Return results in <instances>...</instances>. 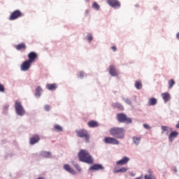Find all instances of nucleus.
I'll list each match as a JSON object with an SVG mask.
<instances>
[{
	"label": "nucleus",
	"instance_id": "dca6fc26",
	"mask_svg": "<svg viewBox=\"0 0 179 179\" xmlns=\"http://www.w3.org/2000/svg\"><path fill=\"white\" fill-rule=\"evenodd\" d=\"M109 74L110 76H118V72L117 71V69H115V66L110 65L109 66Z\"/></svg>",
	"mask_w": 179,
	"mask_h": 179
},
{
	"label": "nucleus",
	"instance_id": "a211bd4d",
	"mask_svg": "<svg viewBox=\"0 0 179 179\" xmlns=\"http://www.w3.org/2000/svg\"><path fill=\"white\" fill-rule=\"evenodd\" d=\"M162 134H165V135H169V132H171L173 129L169 126H162Z\"/></svg>",
	"mask_w": 179,
	"mask_h": 179
},
{
	"label": "nucleus",
	"instance_id": "e433bc0d",
	"mask_svg": "<svg viewBox=\"0 0 179 179\" xmlns=\"http://www.w3.org/2000/svg\"><path fill=\"white\" fill-rule=\"evenodd\" d=\"M43 108L45 111H50L51 110V106L50 105H45Z\"/></svg>",
	"mask_w": 179,
	"mask_h": 179
},
{
	"label": "nucleus",
	"instance_id": "0eeeda50",
	"mask_svg": "<svg viewBox=\"0 0 179 179\" xmlns=\"http://www.w3.org/2000/svg\"><path fill=\"white\" fill-rule=\"evenodd\" d=\"M31 68V63L29 62V60H25L21 65H20V70L22 72H27Z\"/></svg>",
	"mask_w": 179,
	"mask_h": 179
},
{
	"label": "nucleus",
	"instance_id": "cd10ccee",
	"mask_svg": "<svg viewBox=\"0 0 179 179\" xmlns=\"http://www.w3.org/2000/svg\"><path fill=\"white\" fill-rule=\"evenodd\" d=\"M16 50H26V45L24 43H20L15 46Z\"/></svg>",
	"mask_w": 179,
	"mask_h": 179
},
{
	"label": "nucleus",
	"instance_id": "4468645a",
	"mask_svg": "<svg viewBox=\"0 0 179 179\" xmlns=\"http://www.w3.org/2000/svg\"><path fill=\"white\" fill-rule=\"evenodd\" d=\"M28 58H29V59L27 61L32 64L33 62H34L36 61V59L37 58V53H36L34 52H31L28 55Z\"/></svg>",
	"mask_w": 179,
	"mask_h": 179
},
{
	"label": "nucleus",
	"instance_id": "72a5a7b5",
	"mask_svg": "<svg viewBox=\"0 0 179 179\" xmlns=\"http://www.w3.org/2000/svg\"><path fill=\"white\" fill-rule=\"evenodd\" d=\"M169 87V89H171L173 87V86H174L176 85V82L174 81V80L171 79L168 82Z\"/></svg>",
	"mask_w": 179,
	"mask_h": 179
},
{
	"label": "nucleus",
	"instance_id": "a19ab883",
	"mask_svg": "<svg viewBox=\"0 0 179 179\" xmlns=\"http://www.w3.org/2000/svg\"><path fill=\"white\" fill-rule=\"evenodd\" d=\"M111 50H113V51L114 52H115V51H117V47H115V46H112V47H111Z\"/></svg>",
	"mask_w": 179,
	"mask_h": 179
},
{
	"label": "nucleus",
	"instance_id": "b1692460",
	"mask_svg": "<svg viewBox=\"0 0 179 179\" xmlns=\"http://www.w3.org/2000/svg\"><path fill=\"white\" fill-rule=\"evenodd\" d=\"M157 104V99L156 98H150L148 100V106H156Z\"/></svg>",
	"mask_w": 179,
	"mask_h": 179
},
{
	"label": "nucleus",
	"instance_id": "c03bdc74",
	"mask_svg": "<svg viewBox=\"0 0 179 179\" xmlns=\"http://www.w3.org/2000/svg\"><path fill=\"white\" fill-rule=\"evenodd\" d=\"M36 179H45V177H38Z\"/></svg>",
	"mask_w": 179,
	"mask_h": 179
},
{
	"label": "nucleus",
	"instance_id": "bb28decb",
	"mask_svg": "<svg viewBox=\"0 0 179 179\" xmlns=\"http://www.w3.org/2000/svg\"><path fill=\"white\" fill-rule=\"evenodd\" d=\"M71 163L78 171H82V168L80 167V165H79L76 162L73 161Z\"/></svg>",
	"mask_w": 179,
	"mask_h": 179
},
{
	"label": "nucleus",
	"instance_id": "f704fd0d",
	"mask_svg": "<svg viewBox=\"0 0 179 179\" xmlns=\"http://www.w3.org/2000/svg\"><path fill=\"white\" fill-rule=\"evenodd\" d=\"M144 179H155V177L152 175V172L150 171V174L145 175L144 176Z\"/></svg>",
	"mask_w": 179,
	"mask_h": 179
},
{
	"label": "nucleus",
	"instance_id": "7ed1b4c3",
	"mask_svg": "<svg viewBox=\"0 0 179 179\" xmlns=\"http://www.w3.org/2000/svg\"><path fill=\"white\" fill-rule=\"evenodd\" d=\"M14 108L17 115L23 117V115L26 114V110H24V108L20 101H15Z\"/></svg>",
	"mask_w": 179,
	"mask_h": 179
},
{
	"label": "nucleus",
	"instance_id": "6ab92c4d",
	"mask_svg": "<svg viewBox=\"0 0 179 179\" xmlns=\"http://www.w3.org/2000/svg\"><path fill=\"white\" fill-rule=\"evenodd\" d=\"M178 136V132L177 131H172L171 132V134L169 136V142H173V141H174V139H176V138H177Z\"/></svg>",
	"mask_w": 179,
	"mask_h": 179
},
{
	"label": "nucleus",
	"instance_id": "4be33fe9",
	"mask_svg": "<svg viewBox=\"0 0 179 179\" xmlns=\"http://www.w3.org/2000/svg\"><path fill=\"white\" fill-rule=\"evenodd\" d=\"M40 155L42 157H45L46 159H50L51 158V152H48V151H41L40 152Z\"/></svg>",
	"mask_w": 179,
	"mask_h": 179
},
{
	"label": "nucleus",
	"instance_id": "7c9ffc66",
	"mask_svg": "<svg viewBox=\"0 0 179 179\" xmlns=\"http://www.w3.org/2000/svg\"><path fill=\"white\" fill-rule=\"evenodd\" d=\"M122 100H123V101H124V103H126V104H128V106L132 105V102L131 101V99L129 98L122 97Z\"/></svg>",
	"mask_w": 179,
	"mask_h": 179
},
{
	"label": "nucleus",
	"instance_id": "ddd939ff",
	"mask_svg": "<svg viewBox=\"0 0 179 179\" xmlns=\"http://www.w3.org/2000/svg\"><path fill=\"white\" fill-rule=\"evenodd\" d=\"M130 159L128 157H123L122 159L116 162L117 166H124V164H127L129 162Z\"/></svg>",
	"mask_w": 179,
	"mask_h": 179
},
{
	"label": "nucleus",
	"instance_id": "f257e3e1",
	"mask_svg": "<svg viewBox=\"0 0 179 179\" xmlns=\"http://www.w3.org/2000/svg\"><path fill=\"white\" fill-rule=\"evenodd\" d=\"M78 159L80 162L83 163H87V164H93L94 163V159L93 157L90 155V153L86 150H81L78 152Z\"/></svg>",
	"mask_w": 179,
	"mask_h": 179
},
{
	"label": "nucleus",
	"instance_id": "37998d69",
	"mask_svg": "<svg viewBox=\"0 0 179 179\" xmlns=\"http://www.w3.org/2000/svg\"><path fill=\"white\" fill-rule=\"evenodd\" d=\"M130 176H131V177H135V173H130Z\"/></svg>",
	"mask_w": 179,
	"mask_h": 179
},
{
	"label": "nucleus",
	"instance_id": "f8f14e48",
	"mask_svg": "<svg viewBox=\"0 0 179 179\" xmlns=\"http://www.w3.org/2000/svg\"><path fill=\"white\" fill-rule=\"evenodd\" d=\"M161 96L164 103H169V101L171 100V95L169 92H164L161 94Z\"/></svg>",
	"mask_w": 179,
	"mask_h": 179
},
{
	"label": "nucleus",
	"instance_id": "412c9836",
	"mask_svg": "<svg viewBox=\"0 0 179 179\" xmlns=\"http://www.w3.org/2000/svg\"><path fill=\"white\" fill-rule=\"evenodd\" d=\"M141 136H133L132 137V141L133 143H134L135 146H139V144L141 143Z\"/></svg>",
	"mask_w": 179,
	"mask_h": 179
},
{
	"label": "nucleus",
	"instance_id": "9d476101",
	"mask_svg": "<svg viewBox=\"0 0 179 179\" xmlns=\"http://www.w3.org/2000/svg\"><path fill=\"white\" fill-rule=\"evenodd\" d=\"M64 170L66 171L67 173H69L70 174H73V176H76V171L73 170L70 164H64L63 166Z\"/></svg>",
	"mask_w": 179,
	"mask_h": 179
},
{
	"label": "nucleus",
	"instance_id": "f3484780",
	"mask_svg": "<svg viewBox=\"0 0 179 179\" xmlns=\"http://www.w3.org/2000/svg\"><path fill=\"white\" fill-rule=\"evenodd\" d=\"M107 2L110 6L112 8H117V6L120 7L121 4L117 0H107Z\"/></svg>",
	"mask_w": 179,
	"mask_h": 179
},
{
	"label": "nucleus",
	"instance_id": "58836bf2",
	"mask_svg": "<svg viewBox=\"0 0 179 179\" xmlns=\"http://www.w3.org/2000/svg\"><path fill=\"white\" fill-rule=\"evenodd\" d=\"M143 127L145 128V129H152V127H150V126H149L148 124H143Z\"/></svg>",
	"mask_w": 179,
	"mask_h": 179
},
{
	"label": "nucleus",
	"instance_id": "39448f33",
	"mask_svg": "<svg viewBox=\"0 0 179 179\" xmlns=\"http://www.w3.org/2000/svg\"><path fill=\"white\" fill-rule=\"evenodd\" d=\"M117 120L119 122H126L127 124L132 123V120L129 117H127V115L124 113L117 114Z\"/></svg>",
	"mask_w": 179,
	"mask_h": 179
},
{
	"label": "nucleus",
	"instance_id": "2eb2a0df",
	"mask_svg": "<svg viewBox=\"0 0 179 179\" xmlns=\"http://www.w3.org/2000/svg\"><path fill=\"white\" fill-rule=\"evenodd\" d=\"M38 142H40V136L38 134H35L29 140L30 145H36V143H38Z\"/></svg>",
	"mask_w": 179,
	"mask_h": 179
},
{
	"label": "nucleus",
	"instance_id": "6e6552de",
	"mask_svg": "<svg viewBox=\"0 0 179 179\" xmlns=\"http://www.w3.org/2000/svg\"><path fill=\"white\" fill-rule=\"evenodd\" d=\"M23 16V13L20 12V10H17L13 12L10 15V20H16V19H19V17H22Z\"/></svg>",
	"mask_w": 179,
	"mask_h": 179
},
{
	"label": "nucleus",
	"instance_id": "9b49d317",
	"mask_svg": "<svg viewBox=\"0 0 179 179\" xmlns=\"http://www.w3.org/2000/svg\"><path fill=\"white\" fill-rule=\"evenodd\" d=\"M113 173L115 174H118V173H127V171H128V169L127 167H124L122 166V168L118 169L117 166H115L113 168Z\"/></svg>",
	"mask_w": 179,
	"mask_h": 179
},
{
	"label": "nucleus",
	"instance_id": "423d86ee",
	"mask_svg": "<svg viewBox=\"0 0 179 179\" xmlns=\"http://www.w3.org/2000/svg\"><path fill=\"white\" fill-rule=\"evenodd\" d=\"M103 142L108 145H120V141L113 137H105Z\"/></svg>",
	"mask_w": 179,
	"mask_h": 179
},
{
	"label": "nucleus",
	"instance_id": "49530a36",
	"mask_svg": "<svg viewBox=\"0 0 179 179\" xmlns=\"http://www.w3.org/2000/svg\"><path fill=\"white\" fill-rule=\"evenodd\" d=\"M85 13H86L87 15H88V14H89V10H87L85 11Z\"/></svg>",
	"mask_w": 179,
	"mask_h": 179
},
{
	"label": "nucleus",
	"instance_id": "aec40b11",
	"mask_svg": "<svg viewBox=\"0 0 179 179\" xmlns=\"http://www.w3.org/2000/svg\"><path fill=\"white\" fill-rule=\"evenodd\" d=\"M41 93H43V89L41 87H37L34 94L35 97H36V99H40L41 96Z\"/></svg>",
	"mask_w": 179,
	"mask_h": 179
},
{
	"label": "nucleus",
	"instance_id": "f03ea898",
	"mask_svg": "<svg viewBox=\"0 0 179 179\" xmlns=\"http://www.w3.org/2000/svg\"><path fill=\"white\" fill-rule=\"evenodd\" d=\"M109 132L112 136L117 139H124L125 138V129L124 127H113Z\"/></svg>",
	"mask_w": 179,
	"mask_h": 179
},
{
	"label": "nucleus",
	"instance_id": "20e7f679",
	"mask_svg": "<svg viewBox=\"0 0 179 179\" xmlns=\"http://www.w3.org/2000/svg\"><path fill=\"white\" fill-rule=\"evenodd\" d=\"M76 136L78 138H85L87 143H89V141L90 140V135L89 134V132H87V130L84 129H80L76 130Z\"/></svg>",
	"mask_w": 179,
	"mask_h": 179
},
{
	"label": "nucleus",
	"instance_id": "a18cd8bd",
	"mask_svg": "<svg viewBox=\"0 0 179 179\" xmlns=\"http://www.w3.org/2000/svg\"><path fill=\"white\" fill-rule=\"evenodd\" d=\"M176 38L179 40V32L176 34Z\"/></svg>",
	"mask_w": 179,
	"mask_h": 179
},
{
	"label": "nucleus",
	"instance_id": "5701e85b",
	"mask_svg": "<svg viewBox=\"0 0 179 179\" xmlns=\"http://www.w3.org/2000/svg\"><path fill=\"white\" fill-rule=\"evenodd\" d=\"M90 128H97L99 127V123L94 120H91L87 123Z\"/></svg>",
	"mask_w": 179,
	"mask_h": 179
},
{
	"label": "nucleus",
	"instance_id": "a878e982",
	"mask_svg": "<svg viewBox=\"0 0 179 179\" xmlns=\"http://www.w3.org/2000/svg\"><path fill=\"white\" fill-rule=\"evenodd\" d=\"M113 106L115 107V108H118V110H124V106L118 102L113 103Z\"/></svg>",
	"mask_w": 179,
	"mask_h": 179
},
{
	"label": "nucleus",
	"instance_id": "1a4fd4ad",
	"mask_svg": "<svg viewBox=\"0 0 179 179\" xmlns=\"http://www.w3.org/2000/svg\"><path fill=\"white\" fill-rule=\"evenodd\" d=\"M99 170H104V166L100 164H94L92 166H91L89 169V171H99Z\"/></svg>",
	"mask_w": 179,
	"mask_h": 179
},
{
	"label": "nucleus",
	"instance_id": "c756f323",
	"mask_svg": "<svg viewBox=\"0 0 179 179\" xmlns=\"http://www.w3.org/2000/svg\"><path fill=\"white\" fill-rule=\"evenodd\" d=\"M134 86L137 90H141L142 89V83L141 81H136Z\"/></svg>",
	"mask_w": 179,
	"mask_h": 179
},
{
	"label": "nucleus",
	"instance_id": "2f4dec72",
	"mask_svg": "<svg viewBox=\"0 0 179 179\" xmlns=\"http://www.w3.org/2000/svg\"><path fill=\"white\" fill-rule=\"evenodd\" d=\"M92 9H94L95 10H100V6L97 3V2H94Z\"/></svg>",
	"mask_w": 179,
	"mask_h": 179
},
{
	"label": "nucleus",
	"instance_id": "473e14b6",
	"mask_svg": "<svg viewBox=\"0 0 179 179\" xmlns=\"http://www.w3.org/2000/svg\"><path fill=\"white\" fill-rule=\"evenodd\" d=\"M87 75L84 73V71H80L78 73V78L80 79H83V78L86 77Z\"/></svg>",
	"mask_w": 179,
	"mask_h": 179
},
{
	"label": "nucleus",
	"instance_id": "4c0bfd02",
	"mask_svg": "<svg viewBox=\"0 0 179 179\" xmlns=\"http://www.w3.org/2000/svg\"><path fill=\"white\" fill-rule=\"evenodd\" d=\"M0 93H5V87L0 83Z\"/></svg>",
	"mask_w": 179,
	"mask_h": 179
},
{
	"label": "nucleus",
	"instance_id": "393cba45",
	"mask_svg": "<svg viewBox=\"0 0 179 179\" xmlns=\"http://www.w3.org/2000/svg\"><path fill=\"white\" fill-rule=\"evenodd\" d=\"M46 89H48V90H55V89H57V85L56 84H47Z\"/></svg>",
	"mask_w": 179,
	"mask_h": 179
},
{
	"label": "nucleus",
	"instance_id": "c9c22d12",
	"mask_svg": "<svg viewBox=\"0 0 179 179\" xmlns=\"http://www.w3.org/2000/svg\"><path fill=\"white\" fill-rule=\"evenodd\" d=\"M87 40L91 43L92 40H93V36H92L91 34H87Z\"/></svg>",
	"mask_w": 179,
	"mask_h": 179
},
{
	"label": "nucleus",
	"instance_id": "c85d7f7f",
	"mask_svg": "<svg viewBox=\"0 0 179 179\" xmlns=\"http://www.w3.org/2000/svg\"><path fill=\"white\" fill-rule=\"evenodd\" d=\"M54 129H55L57 132H62L64 131V129L62 127L59 126V124H55Z\"/></svg>",
	"mask_w": 179,
	"mask_h": 179
},
{
	"label": "nucleus",
	"instance_id": "ea45409f",
	"mask_svg": "<svg viewBox=\"0 0 179 179\" xmlns=\"http://www.w3.org/2000/svg\"><path fill=\"white\" fill-rule=\"evenodd\" d=\"M3 110H4V111H8V110H9V105H8V104L4 105Z\"/></svg>",
	"mask_w": 179,
	"mask_h": 179
},
{
	"label": "nucleus",
	"instance_id": "79ce46f5",
	"mask_svg": "<svg viewBox=\"0 0 179 179\" xmlns=\"http://www.w3.org/2000/svg\"><path fill=\"white\" fill-rule=\"evenodd\" d=\"M175 173H177L178 171L177 170V167L174 166V169H173Z\"/></svg>",
	"mask_w": 179,
	"mask_h": 179
},
{
	"label": "nucleus",
	"instance_id": "de8ad7c7",
	"mask_svg": "<svg viewBox=\"0 0 179 179\" xmlns=\"http://www.w3.org/2000/svg\"><path fill=\"white\" fill-rule=\"evenodd\" d=\"M85 1H87V2H89V0H85Z\"/></svg>",
	"mask_w": 179,
	"mask_h": 179
}]
</instances>
